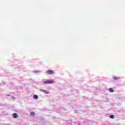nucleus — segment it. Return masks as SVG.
Segmentation results:
<instances>
[{"instance_id":"obj_1","label":"nucleus","mask_w":125,"mask_h":125,"mask_svg":"<svg viewBox=\"0 0 125 125\" xmlns=\"http://www.w3.org/2000/svg\"><path fill=\"white\" fill-rule=\"evenodd\" d=\"M46 73L48 74V75H53V74H54V72L51 70H47Z\"/></svg>"},{"instance_id":"obj_2","label":"nucleus","mask_w":125,"mask_h":125,"mask_svg":"<svg viewBox=\"0 0 125 125\" xmlns=\"http://www.w3.org/2000/svg\"><path fill=\"white\" fill-rule=\"evenodd\" d=\"M53 83H54V81H47L44 82V83L48 84Z\"/></svg>"},{"instance_id":"obj_3","label":"nucleus","mask_w":125,"mask_h":125,"mask_svg":"<svg viewBox=\"0 0 125 125\" xmlns=\"http://www.w3.org/2000/svg\"><path fill=\"white\" fill-rule=\"evenodd\" d=\"M40 91H42V92L45 93V94H49V92H48V91H46L42 89H40Z\"/></svg>"},{"instance_id":"obj_4","label":"nucleus","mask_w":125,"mask_h":125,"mask_svg":"<svg viewBox=\"0 0 125 125\" xmlns=\"http://www.w3.org/2000/svg\"><path fill=\"white\" fill-rule=\"evenodd\" d=\"M13 118H14V119H16V118H18V114L13 113Z\"/></svg>"},{"instance_id":"obj_5","label":"nucleus","mask_w":125,"mask_h":125,"mask_svg":"<svg viewBox=\"0 0 125 125\" xmlns=\"http://www.w3.org/2000/svg\"><path fill=\"white\" fill-rule=\"evenodd\" d=\"M109 91L110 92H114V89H113V88H110L109 89Z\"/></svg>"},{"instance_id":"obj_6","label":"nucleus","mask_w":125,"mask_h":125,"mask_svg":"<svg viewBox=\"0 0 125 125\" xmlns=\"http://www.w3.org/2000/svg\"><path fill=\"white\" fill-rule=\"evenodd\" d=\"M113 79L114 80H115V81H117V80H119V79H120L119 77H117L116 76L113 77Z\"/></svg>"},{"instance_id":"obj_7","label":"nucleus","mask_w":125,"mask_h":125,"mask_svg":"<svg viewBox=\"0 0 125 125\" xmlns=\"http://www.w3.org/2000/svg\"><path fill=\"white\" fill-rule=\"evenodd\" d=\"M34 99H38V98H39V97L38 96V95H34Z\"/></svg>"},{"instance_id":"obj_8","label":"nucleus","mask_w":125,"mask_h":125,"mask_svg":"<svg viewBox=\"0 0 125 125\" xmlns=\"http://www.w3.org/2000/svg\"><path fill=\"white\" fill-rule=\"evenodd\" d=\"M30 115L31 116H35V112H31Z\"/></svg>"},{"instance_id":"obj_9","label":"nucleus","mask_w":125,"mask_h":125,"mask_svg":"<svg viewBox=\"0 0 125 125\" xmlns=\"http://www.w3.org/2000/svg\"><path fill=\"white\" fill-rule=\"evenodd\" d=\"M114 118H115V117L114 116V115H110V119H114Z\"/></svg>"}]
</instances>
